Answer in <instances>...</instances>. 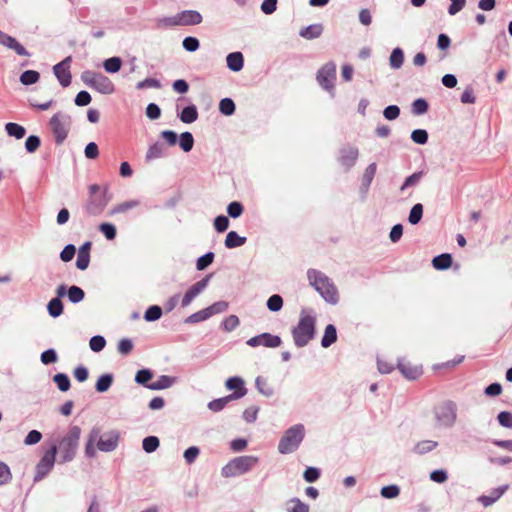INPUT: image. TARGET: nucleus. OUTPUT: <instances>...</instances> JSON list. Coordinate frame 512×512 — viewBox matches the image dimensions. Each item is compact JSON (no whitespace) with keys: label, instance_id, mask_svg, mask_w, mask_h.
Wrapping results in <instances>:
<instances>
[{"label":"nucleus","instance_id":"55","mask_svg":"<svg viewBox=\"0 0 512 512\" xmlns=\"http://www.w3.org/2000/svg\"><path fill=\"white\" fill-rule=\"evenodd\" d=\"M411 139L416 144L424 145L428 141V132L424 129H415L411 133Z\"/></svg>","mask_w":512,"mask_h":512},{"label":"nucleus","instance_id":"4","mask_svg":"<svg viewBox=\"0 0 512 512\" xmlns=\"http://www.w3.org/2000/svg\"><path fill=\"white\" fill-rule=\"evenodd\" d=\"M305 429L302 424H296L290 427L284 433L278 444V450L281 454H290L298 449L303 441Z\"/></svg>","mask_w":512,"mask_h":512},{"label":"nucleus","instance_id":"5","mask_svg":"<svg viewBox=\"0 0 512 512\" xmlns=\"http://www.w3.org/2000/svg\"><path fill=\"white\" fill-rule=\"evenodd\" d=\"M259 461L257 456L245 455L239 456L229 461L222 468V475L224 477H235L242 475L251 470Z\"/></svg>","mask_w":512,"mask_h":512},{"label":"nucleus","instance_id":"63","mask_svg":"<svg viewBox=\"0 0 512 512\" xmlns=\"http://www.w3.org/2000/svg\"><path fill=\"white\" fill-rule=\"evenodd\" d=\"M498 422L501 426L506 428H512V413L508 411H502L497 416Z\"/></svg>","mask_w":512,"mask_h":512},{"label":"nucleus","instance_id":"33","mask_svg":"<svg viewBox=\"0 0 512 512\" xmlns=\"http://www.w3.org/2000/svg\"><path fill=\"white\" fill-rule=\"evenodd\" d=\"M432 264L437 270H446L452 265V256L448 253L440 254L433 258Z\"/></svg>","mask_w":512,"mask_h":512},{"label":"nucleus","instance_id":"41","mask_svg":"<svg viewBox=\"0 0 512 512\" xmlns=\"http://www.w3.org/2000/svg\"><path fill=\"white\" fill-rule=\"evenodd\" d=\"M194 145V138L190 132H183L179 136V146L184 152L192 150Z\"/></svg>","mask_w":512,"mask_h":512},{"label":"nucleus","instance_id":"49","mask_svg":"<svg viewBox=\"0 0 512 512\" xmlns=\"http://www.w3.org/2000/svg\"><path fill=\"white\" fill-rule=\"evenodd\" d=\"M162 316V309L158 305L150 306L144 314V319L148 322H153L160 319Z\"/></svg>","mask_w":512,"mask_h":512},{"label":"nucleus","instance_id":"11","mask_svg":"<svg viewBox=\"0 0 512 512\" xmlns=\"http://www.w3.org/2000/svg\"><path fill=\"white\" fill-rule=\"evenodd\" d=\"M336 79V64L328 62L323 65L317 73V81L325 90H333Z\"/></svg>","mask_w":512,"mask_h":512},{"label":"nucleus","instance_id":"19","mask_svg":"<svg viewBox=\"0 0 512 512\" xmlns=\"http://www.w3.org/2000/svg\"><path fill=\"white\" fill-rule=\"evenodd\" d=\"M508 489V485H503L493 489L489 495H481L478 501L484 506L489 507L493 505Z\"/></svg>","mask_w":512,"mask_h":512},{"label":"nucleus","instance_id":"2","mask_svg":"<svg viewBox=\"0 0 512 512\" xmlns=\"http://www.w3.org/2000/svg\"><path fill=\"white\" fill-rule=\"evenodd\" d=\"M315 327V316L302 310L298 324L291 331L294 344L299 348L305 347L314 338Z\"/></svg>","mask_w":512,"mask_h":512},{"label":"nucleus","instance_id":"24","mask_svg":"<svg viewBox=\"0 0 512 512\" xmlns=\"http://www.w3.org/2000/svg\"><path fill=\"white\" fill-rule=\"evenodd\" d=\"M101 433V429L99 427H93L89 433V437L85 446V454L87 457L93 458L96 455V449L94 447V443L98 439Z\"/></svg>","mask_w":512,"mask_h":512},{"label":"nucleus","instance_id":"18","mask_svg":"<svg viewBox=\"0 0 512 512\" xmlns=\"http://www.w3.org/2000/svg\"><path fill=\"white\" fill-rule=\"evenodd\" d=\"M359 156V151L356 147H344L340 150L339 162L346 170L351 169Z\"/></svg>","mask_w":512,"mask_h":512},{"label":"nucleus","instance_id":"40","mask_svg":"<svg viewBox=\"0 0 512 512\" xmlns=\"http://www.w3.org/2000/svg\"><path fill=\"white\" fill-rule=\"evenodd\" d=\"M48 313L51 317L57 318L63 313V303L58 298H52L47 305Z\"/></svg>","mask_w":512,"mask_h":512},{"label":"nucleus","instance_id":"30","mask_svg":"<svg viewBox=\"0 0 512 512\" xmlns=\"http://www.w3.org/2000/svg\"><path fill=\"white\" fill-rule=\"evenodd\" d=\"M178 116L183 123L190 124L198 119V111L195 105H189Z\"/></svg>","mask_w":512,"mask_h":512},{"label":"nucleus","instance_id":"38","mask_svg":"<svg viewBox=\"0 0 512 512\" xmlns=\"http://www.w3.org/2000/svg\"><path fill=\"white\" fill-rule=\"evenodd\" d=\"M438 446V442L432 440H422L414 446V452L417 454H426Z\"/></svg>","mask_w":512,"mask_h":512},{"label":"nucleus","instance_id":"32","mask_svg":"<svg viewBox=\"0 0 512 512\" xmlns=\"http://www.w3.org/2000/svg\"><path fill=\"white\" fill-rule=\"evenodd\" d=\"M113 380H114L113 374H111V373L102 374L98 378V380L95 384L96 391L99 393H104V392L108 391L113 383Z\"/></svg>","mask_w":512,"mask_h":512},{"label":"nucleus","instance_id":"36","mask_svg":"<svg viewBox=\"0 0 512 512\" xmlns=\"http://www.w3.org/2000/svg\"><path fill=\"white\" fill-rule=\"evenodd\" d=\"M424 176L423 171L414 172L408 176L400 187V191L403 192L408 188L416 187Z\"/></svg>","mask_w":512,"mask_h":512},{"label":"nucleus","instance_id":"15","mask_svg":"<svg viewBox=\"0 0 512 512\" xmlns=\"http://www.w3.org/2000/svg\"><path fill=\"white\" fill-rule=\"evenodd\" d=\"M281 338L277 335H272L270 333H262L260 335L254 336L247 341V345L250 347L264 346L268 348H276L281 345Z\"/></svg>","mask_w":512,"mask_h":512},{"label":"nucleus","instance_id":"25","mask_svg":"<svg viewBox=\"0 0 512 512\" xmlns=\"http://www.w3.org/2000/svg\"><path fill=\"white\" fill-rule=\"evenodd\" d=\"M397 367L402 375L409 380H415L422 374V370L420 368L413 367L404 362H398Z\"/></svg>","mask_w":512,"mask_h":512},{"label":"nucleus","instance_id":"10","mask_svg":"<svg viewBox=\"0 0 512 512\" xmlns=\"http://www.w3.org/2000/svg\"><path fill=\"white\" fill-rule=\"evenodd\" d=\"M437 423L442 427H452L457 418V406L453 401L441 404L435 412Z\"/></svg>","mask_w":512,"mask_h":512},{"label":"nucleus","instance_id":"27","mask_svg":"<svg viewBox=\"0 0 512 512\" xmlns=\"http://www.w3.org/2000/svg\"><path fill=\"white\" fill-rule=\"evenodd\" d=\"M176 382L175 377L168 375H161L157 381L150 383L148 389L150 390H163L171 387Z\"/></svg>","mask_w":512,"mask_h":512},{"label":"nucleus","instance_id":"21","mask_svg":"<svg viewBox=\"0 0 512 512\" xmlns=\"http://www.w3.org/2000/svg\"><path fill=\"white\" fill-rule=\"evenodd\" d=\"M240 393H231L222 398L214 399L208 403V408L213 412H219L225 408V406L233 401L240 399Z\"/></svg>","mask_w":512,"mask_h":512},{"label":"nucleus","instance_id":"64","mask_svg":"<svg viewBox=\"0 0 512 512\" xmlns=\"http://www.w3.org/2000/svg\"><path fill=\"white\" fill-rule=\"evenodd\" d=\"M290 502L293 504V506L289 508V512H309V506L302 502L300 499L293 498Z\"/></svg>","mask_w":512,"mask_h":512},{"label":"nucleus","instance_id":"23","mask_svg":"<svg viewBox=\"0 0 512 512\" xmlns=\"http://www.w3.org/2000/svg\"><path fill=\"white\" fill-rule=\"evenodd\" d=\"M227 67L233 71L238 72L244 66V58L241 52H232L226 57Z\"/></svg>","mask_w":512,"mask_h":512},{"label":"nucleus","instance_id":"53","mask_svg":"<svg viewBox=\"0 0 512 512\" xmlns=\"http://www.w3.org/2000/svg\"><path fill=\"white\" fill-rule=\"evenodd\" d=\"M140 204V202L138 200H129V201H125L123 203H120L118 205H116L111 213L112 214H117V213H124L130 209H133L135 207H137L138 205Z\"/></svg>","mask_w":512,"mask_h":512},{"label":"nucleus","instance_id":"51","mask_svg":"<svg viewBox=\"0 0 512 512\" xmlns=\"http://www.w3.org/2000/svg\"><path fill=\"white\" fill-rule=\"evenodd\" d=\"M283 307V299L280 295L274 294L270 296L267 300V308L271 312H278Z\"/></svg>","mask_w":512,"mask_h":512},{"label":"nucleus","instance_id":"26","mask_svg":"<svg viewBox=\"0 0 512 512\" xmlns=\"http://www.w3.org/2000/svg\"><path fill=\"white\" fill-rule=\"evenodd\" d=\"M377 165L376 163H371L367 166V168L364 171L363 177H362V184H361V190L364 194L367 193L374 176L376 174Z\"/></svg>","mask_w":512,"mask_h":512},{"label":"nucleus","instance_id":"22","mask_svg":"<svg viewBox=\"0 0 512 512\" xmlns=\"http://www.w3.org/2000/svg\"><path fill=\"white\" fill-rule=\"evenodd\" d=\"M166 155L165 145L161 142H155L151 144L146 152L145 160L146 162H151L155 159L162 158Z\"/></svg>","mask_w":512,"mask_h":512},{"label":"nucleus","instance_id":"12","mask_svg":"<svg viewBox=\"0 0 512 512\" xmlns=\"http://www.w3.org/2000/svg\"><path fill=\"white\" fill-rule=\"evenodd\" d=\"M169 22L175 26L197 25L202 22V16L198 11L185 10L170 18Z\"/></svg>","mask_w":512,"mask_h":512},{"label":"nucleus","instance_id":"59","mask_svg":"<svg viewBox=\"0 0 512 512\" xmlns=\"http://www.w3.org/2000/svg\"><path fill=\"white\" fill-rule=\"evenodd\" d=\"M214 260V253L207 252L203 256L199 257L196 262V268L200 271L206 269Z\"/></svg>","mask_w":512,"mask_h":512},{"label":"nucleus","instance_id":"48","mask_svg":"<svg viewBox=\"0 0 512 512\" xmlns=\"http://www.w3.org/2000/svg\"><path fill=\"white\" fill-rule=\"evenodd\" d=\"M428 108V102L423 98H419L412 103L411 111L414 115L419 116L425 114L428 111Z\"/></svg>","mask_w":512,"mask_h":512},{"label":"nucleus","instance_id":"47","mask_svg":"<svg viewBox=\"0 0 512 512\" xmlns=\"http://www.w3.org/2000/svg\"><path fill=\"white\" fill-rule=\"evenodd\" d=\"M160 441L156 436H148L143 439L142 447L146 453H152L157 450Z\"/></svg>","mask_w":512,"mask_h":512},{"label":"nucleus","instance_id":"39","mask_svg":"<svg viewBox=\"0 0 512 512\" xmlns=\"http://www.w3.org/2000/svg\"><path fill=\"white\" fill-rule=\"evenodd\" d=\"M68 299L71 303L77 304L85 298V292L82 288L73 285L70 286L67 292Z\"/></svg>","mask_w":512,"mask_h":512},{"label":"nucleus","instance_id":"56","mask_svg":"<svg viewBox=\"0 0 512 512\" xmlns=\"http://www.w3.org/2000/svg\"><path fill=\"white\" fill-rule=\"evenodd\" d=\"M239 323V318L236 315H230L223 320L221 327L224 331L230 332L236 329Z\"/></svg>","mask_w":512,"mask_h":512},{"label":"nucleus","instance_id":"9","mask_svg":"<svg viewBox=\"0 0 512 512\" xmlns=\"http://www.w3.org/2000/svg\"><path fill=\"white\" fill-rule=\"evenodd\" d=\"M57 454L56 443L52 444L51 447L44 453L35 468L34 481L38 482L45 478L50 471L53 469Z\"/></svg>","mask_w":512,"mask_h":512},{"label":"nucleus","instance_id":"61","mask_svg":"<svg viewBox=\"0 0 512 512\" xmlns=\"http://www.w3.org/2000/svg\"><path fill=\"white\" fill-rule=\"evenodd\" d=\"M243 205L238 201H233L227 206V213L232 218H238L243 213Z\"/></svg>","mask_w":512,"mask_h":512},{"label":"nucleus","instance_id":"13","mask_svg":"<svg viewBox=\"0 0 512 512\" xmlns=\"http://www.w3.org/2000/svg\"><path fill=\"white\" fill-rule=\"evenodd\" d=\"M72 57L68 56L53 67V72L62 87H68L71 84L72 75L70 66Z\"/></svg>","mask_w":512,"mask_h":512},{"label":"nucleus","instance_id":"50","mask_svg":"<svg viewBox=\"0 0 512 512\" xmlns=\"http://www.w3.org/2000/svg\"><path fill=\"white\" fill-rule=\"evenodd\" d=\"M152 377H153V373L150 369H141L136 373L135 381L138 384L143 385L146 388H148V385L150 384V383H148V381L151 380Z\"/></svg>","mask_w":512,"mask_h":512},{"label":"nucleus","instance_id":"14","mask_svg":"<svg viewBox=\"0 0 512 512\" xmlns=\"http://www.w3.org/2000/svg\"><path fill=\"white\" fill-rule=\"evenodd\" d=\"M119 432L113 430L103 435H99L97 442V448L102 452H111L115 450L119 443Z\"/></svg>","mask_w":512,"mask_h":512},{"label":"nucleus","instance_id":"60","mask_svg":"<svg viewBox=\"0 0 512 512\" xmlns=\"http://www.w3.org/2000/svg\"><path fill=\"white\" fill-rule=\"evenodd\" d=\"M228 309V302L226 301H218L207 307V311L209 316H213L215 314H220L225 312Z\"/></svg>","mask_w":512,"mask_h":512},{"label":"nucleus","instance_id":"42","mask_svg":"<svg viewBox=\"0 0 512 512\" xmlns=\"http://www.w3.org/2000/svg\"><path fill=\"white\" fill-rule=\"evenodd\" d=\"M423 216V205L420 203L415 204L409 213L408 221L412 225L418 224Z\"/></svg>","mask_w":512,"mask_h":512},{"label":"nucleus","instance_id":"3","mask_svg":"<svg viewBox=\"0 0 512 512\" xmlns=\"http://www.w3.org/2000/svg\"><path fill=\"white\" fill-rule=\"evenodd\" d=\"M307 276L311 286L331 304L338 302V292L333 282L321 271L309 269Z\"/></svg>","mask_w":512,"mask_h":512},{"label":"nucleus","instance_id":"37","mask_svg":"<svg viewBox=\"0 0 512 512\" xmlns=\"http://www.w3.org/2000/svg\"><path fill=\"white\" fill-rule=\"evenodd\" d=\"M5 130L9 136L15 137L16 139H22L26 134V129L23 126L13 122L7 123Z\"/></svg>","mask_w":512,"mask_h":512},{"label":"nucleus","instance_id":"35","mask_svg":"<svg viewBox=\"0 0 512 512\" xmlns=\"http://www.w3.org/2000/svg\"><path fill=\"white\" fill-rule=\"evenodd\" d=\"M404 62V52L401 48L397 47L393 49L389 57V64L392 69H400Z\"/></svg>","mask_w":512,"mask_h":512},{"label":"nucleus","instance_id":"34","mask_svg":"<svg viewBox=\"0 0 512 512\" xmlns=\"http://www.w3.org/2000/svg\"><path fill=\"white\" fill-rule=\"evenodd\" d=\"M255 386H256L257 390L259 391V393L266 397H271L274 394V389L268 383L267 379L262 376H258L256 378Z\"/></svg>","mask_w":512,"mask_h":512},{"label":"nucleus","instance_id":"44","mask_svg":"<svg viewBox=\"0 0 512 512\" xmlns=\"http://www.w3.org/2000/svg\"><path fill=\"white\" fill-rule=\"evenodd\" d=\"M235 108V103L231 98H223L219 103V111L225 116L234 114Z\"/></svg>","mask_w":512,"mask_h":512},{"label":"nucleus","instance_id":"46","mask_svg":"<svg viewBox=\"0 0 512 512\" xmlns=\"http://www.w3.org/2000/svg\"><path fill=\"white\" fill-rule=\"evenodd\" d=\"M53 381L57 384L58 389L62 392L68 391L70 389V379L64 373H58L54 375Z\"/></svg>","mask_w":512,"mask_h":512},{"label":"nucleus","instance_id":"54","mask_svg":"<svg viewBox=\"0 0 512 512\" xmlns=\"http://www.w3.org/2000/svg\"><path fill=\"white\" fill-rule=\"evenodd\" d=\"M380 494L387 499L396 498L400 494V488L395 484L384 486L381 488Z\"/></svg>","mask_w":512,"mask_h":512},{"label":"nucleus","instance_id":"6","mask_svg":"<svg viewBox=\"0 0 512 512\" xmlns=\"http://www.w3.org/2000/svg\"><path fill=\"white\" fill-rule=\"evenodd\" d=\"M81 80L86 86L95 89L101 94H112L115 91L113 82L101 73L91 70L83 71Z\"/></svg>","mask_w":512,"mask_h":512},{"label":"nucleus","instance_id":"58","mask_svg":"<svg viewBox=\"0 0 512 512\" xmlns=\"http://www.w3.org/2000/svg\"><path fill=\"white\" fill-rule=\"evenodd\" d=\"M90 349L94 352H100L106 345V340L101 335L93 336L89 341Z\"/></svg>","mask_w":512,"mask_h":512},{"label":"nucleus","instance_id":"8","mask_svg":"<svg viewBox=\"0 0 512 512\" xmlns=\"http://www.w3.org/2000/svg\"><path fill=\"white\" fill-rule=\"evenodd\" d=\"M90 198L86 204V212L89 215L96 216L103 212L109 202L107 191H101L100 186L93 184L89 187Z\"/></svg>","mask_w":512,"mask_h":512},{"label":"nucleus","instance_id":"29","mask_svg":"<svg viewBox=\"0 0 512 512\" xmlns=\"http://www.w3.org/2000/svg\"><path fill=\"white\" fill-rule=\"evenodd\" d=\"M246 237L238 235L235 231H230L226 235L225 246L228 249L240 247L246 243Z\"/></svg>","mask_w":512,"mask_h":512},{"label":"nucleus","instance_id":"62","mask_svg":"<svg viewBox=\"0 0 512 512\" xmlns=\"http://www.w3.org/2000/svg\"><path fill=\"white\" fill-rule=\"evenodd\" d=\"M41 144V140L36 135L29 136L25 141V148L28 153L35 152Z\"/></svg>","mask_w":512,"mask_h":512},{"label":"nucleus","instance_id":"7","mask_svg":"<svg viewBox=\"0 0 512 512\" xmlns=\"http://www.w3.org/2000/svg\"><path fill=\"white\" fill-rule=\"evenodd\" d=\"M71 123V117L63 112H57L51 117L49 127L56 144L60 145L65 141L69 134Z\"/></svg>","mask_w":512,"mask_h":512},{"label":"nucleus","instance_id":"17","mask_svg":"<svg viewBox=\"0 0 512 512\" xmlns=\"http://www.w3.org/2000/svg\"><path fill=\"white\" fill-rule=\"evenodd\" d=\"M0 44L5 46L8 49L13 50L19 56L29 57L30 53L26 50V48L17 41L16 38L6 34L5 32L0 30Z\"/></svg>","mask_w":512,"mask_h":512},{"label":"nucleus","instance_id":"57","mask_svg":"<svg viewBox=\"0 0 512 512\" xmlns=\"http://www.w3.org/2000/svg\"><path fill=\"white\" fill-rule=\"evenodd\" d=\"M12 480V473L9 466L0 461V486L9 483Z\"/></svg>","mask_w":512,"mask_h":512},{"label":"nucleus","instance_id":"31","mask_svg":"<svg viewBox=\"0 0 512 512\" xmlns=\"http://www.w3.org/2000/svg\"><path fill=\"white\" fill-rule=\"evenodd\" d=\"M337 340V331L333 324H329L326 326L324 335L321 340V345L324 348L330 347Z\"/></svg>","mask_w":512,"mask_h":512},{"label":"nucleus","instance_id":"28","mask_svg":"<svg viewBox=\"0 0 512 512\" xmlns=\"http://www.w3.org/2000/svg\"><path fill=\"white\" fill-rule=\"evenodd\" d=\"M323 32L321 24H311L300 30L299 35L305 39H315L320 37Z\"/></svg>","mask_w":512,"mask_h":512},{"label":"nucleus","instance_id":"43","mask_svg":"<svg viewBox=\"0 0 512 512\" xmlns=\"http://www.w3.org/2000/svg\"><path fill=\"white\" fill-rule=\"evenodd\" d=\"M40 78V74L35 70H26L20 76V82L23 85L35 84Z\"/></svg>","mask_w":512,"mask_h":512},{"label":"nucleus","instance_id":"1","mask_svg":"<svg viewBox=\"0 0 512 512\" xmlns=\"http://www.w3.org/2000/svg\"><path fill=\"white\" fill-rule=\"evenodd\" d=\"M81 429L78 426L69 427L68 431L57 441V453H59V463L71 462L78 450Z\"/></svg>","mask_w":512,"mask_h":512},{"label":"nucleus","instance_id":"20","mask_svg":"<svg viewBox=\"0 0 512 512\" xmlns=\"http://www.w3.org/2000/svg\"><path fill=\"white\" fill-rule=\"evenodd\" d=\"M225 386L228 390H233L232 393H240V398L247 394L244 380L239 376H233L226 380Z\"/></svg>","mask_w":512,"mask_h":512},{"label":"nucleus","instance_id":"52","mask_svg":"<svg viewBox=\"0 0 512 512\" xmlns=\"http://www.w3.org/2000/svg\"><path fill=\"white\" fill-rule=\"evenodd\" d=\"M210 318L207 308L197 311L185 319V323L192 324L205 321Z\"/></svg>","mask_w":512,"mask_h":512},{"label":"nucleus","instance_id":"45","mask_svg":"<svg viewBox=\"0 0 512 512\" xmlns=\"http://www.w3.org/2000/svg\"><path fill=\"white\" fill-rule=\"evenodd\" d=\"M122 61L119 57H111L104 61L103 66L106 72L116 73L120 70Z\"/></svg>","mask_w":512,"mask_h":512},{"label":"nucleus","instance_id":"16","mask_svg":"<svg viewBox=\"0 0 512 512\" xmlns=\"http://www.w3.org/2000/svg\"><path fill=\"white\" fill-rule=\"evenodd\" d=\"M211 277V274L205 276L187 290L181 301L182 307H187L208 286Z\"/></svg>","mask_w":512,"mask_h":512}]
</instances>
